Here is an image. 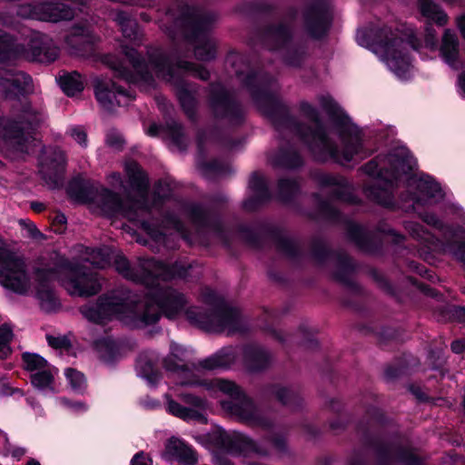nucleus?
<instances>
[{"mask_svg":"<svg viewBox=\"0 0 465 465\" xmlns=\"http://www.w3.org/2000/svg\"><path fill=\"white\" fill-rule=\"evenodd\" d=\"M235 74L255 105L270 119L277 132L289 131L306 146L313 160L320 163L332 162L344 164L352 161L363 149L362 133L351 117L330 95H320L319 103L340 132L343 147L330 137L326 126L316 107L307 101L299 105L301 114L314 124L311 126L299 121L290 108L272 90V77L250 64L246 70L236 69Z\"/></svg>","mask_w":465,"mask_h":465,"instance_id":"f257e3e1","label":"nucleus"},{"mask_svg":"<svg viewBox=\"0 0 465 465\" xmlns=\"http://www.w3.org/2000/svg\"><path fill=\"white\" fill-rule=\"evenodd\" d=\"M413 168V157L408 149H398L387 155L375 156L361 167L364 173L373 179L364 185V194L381 206L395 209L393 191L398 181L402 176L411 175Z\"/></svg>","mask_w":465,"mask_h":465,"instance_id":"f03ea898","label":"nucleus"},{"mask_svg":"<svg viewBox=\"0 0 465 465\" xmlns=\"http://www.w3.org/2000/svg\"><path fill=\"white\" fill-rule=\"evenodd\" d=\"M371 421L384 428L391 424V419L381 408L371 405L366 409L365 415L355 425V431L361 445L374 450L377 465H425L424 460L415 453L412 447L393 445L374 434Z\"/></svg>","mask_w":465,"mask_h":465,"instance_id":"7ed1b4c3","label":"nucleus"},{"mask_svg":"<svg viewBox=\"0 0 465 465\" xmlns=\"http://www.w3.org/2000/svg\"><path fill=\"white\" fill-rule=\"evenodd\" d=\"M174 18V25L179 28L184 39L193 45V54L197 60L210 62L216 58L217 45L209 36L213 17L210 14H199L190 5L179 6Z\"/></svg>","mask_w":465,"mask_h":465,"instance_id":"20e7f679","label":"nucleus"},{"mask_svg":"<svg viewBox=\"0 0 465 465\" xmlns=\"http://www.w3.org/2000/svg\"><path fill=\"white\" fill-rule=\"evenodd\" d=\"M149 64L158 75L167 76L173 85L179 104L191 121L197 118V88L184 79V76L175 71L171 64L168 54L161 47H152L147 51Z\"/></svg>","mask_w":465,"mask_h":465,"instance_id":"39448f33","label":"nucleus"},{"mask_svg":"<svg viewBox=\"0 0 465 465\" xmlns=\"http://www.w3.org/2000/svg\"><path fill=\"white\" fill-rule=\"evenodd\" d=\"M148 302L140 312L134 313L135 328H143L157 323L162 315L173 320L184 309L186 304L183 293L171 287L157 285L147 294Z\"/></svg>","mask_w":465,"mask_h":465,"instance_id":"423d86ee","label":"nucleus"},{"mask_svg":"<svg viewBox=\"0 0 465 465\" xmlns=\"http://www.w3.org/2000/svg\"><path fill=\"white\" fill-rule=\"evenodd\" d=\"M43 122V114L30 102L21 104L14 116H0V132L3 139L15 151L27 153L29 143L35 139L36 130Z\"/></svg>","mask_w":465,"mask_h":465,"instance_id":"0eeeda50","label":"nucleus"},{"mask_svg":"<svg viewBox=\"0 0 465 465\" xmlns=\"http://www.w3.org/2000/svg\"><path fill=\"white\" fill-rule=\"evenodd\" d=\"M185 316L192 325L206 332L221 333L225 330L234 332L244 331L240 309L229 305L224 300L219 301L210 309L189 308L185 311Z\"/></svg>","mask_w":465,"mask_h":465,"instance_id":"6e6552de","label":"nucleus"},{"mask_svg":"<svg viewBox=\"0 0 465 465\" xmlns=\"http://www.w3.org/2000/svg\"><path fill=\"white\" fill-rule=\"evenodd\" d=\"M310 255L319 265H324L328 261L335 259L337 264L332 273L333 279L343 285L355 298L359 299L364 295L363 288L351 278L356 266L349 254L331 248L322 239L315 237L311 242Z\"/></svg>","mask_w":465,"mask_h":465,"instance_id":"1a4fd4ad","label":"nucleus"},{"mask_svg":"<svg viewBox=\"0 0 465 465\" xmlns=\"http://www.w3.org/2000/svg\"><path fill=\"white\" fill-rule=\"evenodd\" d=\"M237 232L248 245L261 250L264 247V239L272 241L278 252L292 260H300L303 256L302 250L292 239L282 234V228L268 223H260L258 231L247 224H239Z\"/></svg>","mask_w":465,"mask_h":465,"instance_id":"9d476101","label":"nucleus"},{"mask_svg":"<svg viewBox=\"0 0 465 465\" xmlns=\"http://www.w3.org/2000/svg\"><path fill=\"white\" fill-rule=\"evenodd\" d=\"M217 388L230 397V400L221 401V406L225 411L237 416L240 420L261 427H269V420L257 412V406L252 397L234 381L218 380Z\"/></svg>","mask_w":465,"mask_h":465,"instance_id":"9b49d317","label":"nucleus"},{"mask_svg":"<svg viewBox=\"0 0 465 465\" xmlns=\"http://www.w3.org/2000/svg\"><path fill=\"white\" fill-rule=\"evenodd\" d=\"M0 285L19 295H25L30 288L25 259L4 246H0Z\"/></svg>","mask_w":465,"mask_h":465,"instance_id":"f8f14e48","label":"nucleus"},{"mask_svg":"<svg viewBox=\"0 0 465 465\" xmlns=\"http://www.w3.org/2000/svg\"><path fill=\"white\" fill-rule=\"evenodd\" d=\"M80 312L89 322L97 324L105 323L114 315L129 314L134 327H135L134 313L140 312L134 310L133 302L127 297L116 294H103L98 297L95 303L82 306Z\"/></svg>","mask_w":465,"mask_h":465,"instance_id":"ddd939ff","label":"nucleus"},{"mask_svg":"<svg viewBox=\"0 0 465 465\" xmlns=\"http://www.w3.org/2000/svg\"><path fill=\"white\" fill-rule=\"evenodd\" d=\"M57 265L67 271L64 287L71 295L90 297L102 290L99 274L90 268L74 263L66 258L61 259Z\"/></svg>","mask_w":465,"mask_h":465,"instance_id":"4468645a","label":"nucleus"},{"mask_svg":"<svg viewBox=\"0 0 465 465\" xmlns=\"http://www.w3.org/2000/svg\"><path fill=\"white\" fill-rule=\"evenodd\" d=\"M208 104L216 119L227 120L233 126L244 123V113L241 103L220 82L210 84Z\"/></svg>","mask_w":465,"mask_h":465,"instance_id":"2eb2a0df","label":"nucleus"},{"mask_svg":"<svg viewBox=\"0 0 465 465\" xmlns=\"http://www.w3.org/2000/svg\"><path fill=\"white\" fill-rule=\"evenodd\" d=\"M303 27L313 40L324 39L331 28L333 16L325 0H313L302 11Z\"/></svg>","mask_w":465,"mask_h":465,"instance_id":"dca6fc26","label":"nucleus"},{"mask_svg":"<svg viewBox=\"0 0 465 465\" xmlns=\"http://www.w3.org/2000/svg\"><path fill=\"white\" fill-rule=\"evenodd\" d=\"M186 212L193 224L211 230L226 250L232 249V236L225 228L218 212L206 209L197 203L188 204Z\"/></svg>","mask_w":465,"mask_h":465,"instance_id":"f3484780","label":"nucleus"},{"mask_svg":"<svg viewBox=\"0 0 465 465\" xmlns=\"http://www.w3.org/2000/svg\"><path fill=\"white\" fill-rule=\"evenodd\" d=\"M16 14L23 18L53 23L71 20L74 17V10L68 5L53 1L21 5L18 6Z\"/></svg>","mask_w":465,"mask_h":465,"instance_id":"a211bd4d","label":"nucleus"},{"mask_svg":"<svg viewBox=\"0 0 465 465\" xmlns=\"http://www.w3.org/2000/svg\"><path fill=\"white\" fill-rule=\"evenodd\" d=\"M213 443L217 448L230 454H257L262 457L269 455V451L265 448L260 446L252 438L238 431L229 433L224 430H220L213 437Z\"/></svg>","mask_w":465,"mask_h":465,"instance_id":"6ab92c4d","label":"nucleus"},{"mask_svg":"<svg viewBox=\"0 0 465 465\" xmlns=\"http://www.w3.org/2000/svg\"><path fill=\"white\" fill-rule=\"evenodd\" d=\"M66 164L65 153L58 147L51 148L39 160L41 178L53 189L62 188Z\"/></svg>","mask_w":465,"mask_h":465,"instance_id":"aec40b11","label":"nucleus"},{"mask_svg":"<svg viewBox=\"0 0 465 465\" xmlns=\"http://www.w3.org/2000/svg\"><path fill=\"white\" fill-rule=\"evenodd\" d=\"M262 45L271 52H280L293 42L292 28L285 22L269 23L258 31Z\"/></svg>","mask_w":465,"mask_h":465,"instance_id":"412c9836","label":"nucleus"},{"mask_svg":"<svg viewBox=\"0 0 465 465\" xmlns=\"http://www.w3.org/2000/svg\"><path fill=\"white\" fill-rule=\"evenodd\" d=\"M124 170L131 188L140 194L139 198L134 197V204L138 210L150 213L153 205L147 195L150 185L147 173L136 161L126 163Z\"/></svg>","mask_w":465,"mask_h":465,"instance_id":"4be33fe9","label":"nucleus"},{"mask_svg":"<svg viewBox=\"0 0 465 465\" xmlns=\"http://www.w3.org/2000/svg\"><path fill=\"white\" fill-rule=\"evenodd\" d=\"M258 395L262 401H275L292 410H298L302 405V399L296 391L277 382L262 384L258 390Z\"/></svg>","mask_w":465,"mask_h":465,"instance_id":"5701e85b","label":"nucleus"},{"mask_svg":"<svg viewBox=\"0 0 465 465\" xmlns=\"http://www.w3.org/2000/svg\"><path fill=\"white\" fill-rule=\"evenodd\" d=\"M94 91L97 102L107 111L113 110L115 104L118 106L124 105L118 96H124L128 100L135 99V95L132 92L112 80L98 79L94 83Z\"/></svg>","mask_w":465,"mask_h":465,"instance_id":"b1692460","label":"nucleus"},{"mask_svg":"<svg viewBox=\"0 0 465 465\" xmlns=\"http://www.w3.org/2000/svg\"><path fill=\"white\" fill-rule=\"evenodd\" d=\"M346 237L349 242L364 253L376 255L382 252L381 240L358 223L349 222L347 223Z\"/></svg>","mask_w":465,"mask_h":465,"instance_id":"393cba45","label":"nucleus"},{"mask_svg":"<svg viewBox=\"0 0 465 465\" xmlns=\"http://www.w3.org/2000/svg\"><path fill=\"white\" fill-rule=\"evenodd\" d=\"M248 187L252 194L243 202V208L246 211L255 212L272 200V193L269 184L260 172L252 173Z\"/></svg>","mask_w":465,"mask_h":465,"instance_id":"a878e982","label":"nucleus"},{"mask_svg":"<svg viewBox=\"0 0 465 465\" xmlns=\"http://www.w3.org/2000/svg\"><path fill=\"white\" fill-rule=\"evenodd\" d=\"M390 40H399L401 43L389 44L382 50L387 56V64L390 69L400 78L406 76L411 65V55L409 49L405 47L403 38L395 34Z\"/></svg>","mask_w":465,"mask_h":465,"instance_id":"bb28decb","label":"nucleus"},{"mask_svg":"<svg viewBox=\"0 0 465 465\" xmlns=\"http://www.w3.org/2000/svg\"><path fill=\"white\" fill-rule=\"evenodd\" d=\"M125 54L134 71L124 66H119L117 72L123 79L131 83L142 82L147 84H151L154 82L153 75L149 70L147 62L137 50L131 48L126 51Z\"/></svg>","mask_w":465,"mask_h":465,"instance_id":"cd10ccee","label":"nucleus"},{"mask_svg":"<svg viewBox=\"0 0 465 465\" xmlns=\"http://www.w3.org/2000/svg\"><path fill=\"white\" fill-rule=\"evenodd\" d=\"M163 458L167 461L177 460L185 465H195L198 461L197 453L193 448L174 436L166 440Z\"/></svg>","mask_w":465,"mask_h":465,"instance_id":"c85d7f7f","label":"nucleus"},{"mask_svg":"<svg viewBox=\"0 0 465 465\" xmlns=\"http://www.w3.org/2000/svg\"><path fill=\"white\" fill-rule=\"evenodd\" d=\"M97 37L84 25H75L66 37V44L77 55L85 56L94 53Z\"/></svg>","mask_w":465,"mask_h":465,"instance_id":"c756f323","label":"nucleus"},{"mask_svg":"<svg viewBox=\"0 0 465 465\" xmlns=\"http://www.w3.org/2000/svg\"><path fill=\"white\" fill-rule=\"evenodd\" d=\"M242 363L245 369L252 373L265 371L271 364V354L262 345L247 343L242 351Z\"/></svg>","mask_w":465,"mask_h":465,"instance_id":"7c9ffc66","label":"nucleus"},{"mask_svg":"<svg viewBox=\"0 0 465 465\" xmlns=\"http://www.w3.org/2000/svg\"><path fill=\"white\" fill-rule=\"evenodd\" d=\"M393 35L392 29L388 25L375 26L358 30L356 40L361 46H378L382 49L389 44L401 43L399 40H390Z\"/></svg>","mask_w":465,"mask_h":465,"instance_id":"2f4dec72","label":"nucleus"},{"mask_svg":"<svg viewBox=\"0 0 465 465\" xmlns=\"http://www.w3.org/2000/svg\"><path fill=\"white\" fill-rule=\"evenodd\" d=\"M65 193L69 199L77 203H94L98 196V187L78 175L68 182Z\"/></svg>","mask_w":465,"mask_h":465,"instance_id":"473e14b6","label":"nucleus"},{"mask_svg":"<svg viewBox=\"0 0 465 465\" xmlns=\"http://www.w3.org/2000/svg\"><path fill=\"white\" fill-rule=\"evenodd\" d=\"M33 84V79L30 74L18 71L12 74L9 79H5L1 84L5 94V98L8 100H18L20 97L26 96Z\"/></svg>","mask_w":465,"mask_h":465,"instance_id":"72a5a7b5","label":"nucleus"},{"mask_svg":"<svg viewBox=\"0 0 465 465\" xmlns=\"http://www.w3.org/2000/svg\"><path fill=\"white\" fill-rule=\"evenodd\" d=\"M367 273L382 293L397 303L401 304L405 302L409 293L401 284L392 283L385 274L374 267H370Z\"/></svg>","mask_w":465,"mask_h":465,"instance_id":"f704fd0d","label":"nucleus"},{"mask_svg":"<svg viewBox=\"0 0 465 465\" xmlns=\"http://www.w3.org/2000/svg\"><path fill=\"white\" fill-rule=\"evenodd\" d=\"M272 164L278 168L295 170L301 168L304 164V161L293 144L287 142L284 145L279 147L272 160Z\"/></svg>","mask_w":465,"mask_h":465,"instance_id":"c9c22d12","label":"nucleus"},{"mask_svg":"<svg viewBox=\"0 0 465 465\" xmlns=\"http://www.w3.org/2000/svg\"><path fill=\"white\" fill-rule=\"evenodd\" d=\"M419 364V360L411 353H402L384 369V378L387 381L409 375L411 371Z\"/></svg>","mask_w":465,"mask_h":465,"instance_id":"e433bc0d","label":"nucleus"},{"mask_svg":"<svg viewBox=\"0 0 465 465\" xmlns=\"http://www.w3.org/2000/svg\"><path fill=\"white\" fill-rule=\"evenodd\" d=\"M28 50L33 61L46 64L54 62L59 54L58 49L50 46V45L44 40L43 35L31 38L28 43Z\"/></svg>","mask_w":465,"mask_h":465,"instance_id":"4c0bfd02","label":"nucleus"},{"mask_svg":"<svg viewBox=\"0 0 465 465\" xmlns=\"http://www.w3.org/2000/svg\"><path fill=\"white\" fill-rule=\"evenodd\" d=\"M318 183L322 187H335L331 191V196L335 199L354 203L353 194L348 190V183L345 179L337 177L331 173L319 174Z\"/></svg>","mask_w":465,"mask_h":465,"instance_id":"58836bf2","label":"nucleus"},{"mask_svg":"<svg viewBox=\"0 0 465 465\" xmlns=\"http://www.w3.org/2000/svg\"><path fill=\"white\" fill-rule=\"evenodd\" d=\"M356 328L364 335H373L381 349H385L391 341H396L400 335L396 328L386 325L372 326L361 323L358 324Z\"/></svg>","mask_w":465,"mask_h":465,"instance_id":"ea45409f","label":"nucleus"},{"mask_svg":"<svg viewBox=\"0 0 465 465\" xmlns=\"http://www.w3.org/2000/svg\"><path fill=\"white\" fill-rule=\"evenodd\" d=\"M171 64L174 70L183 75V74H192L203 81H207L211 74L209 70L203 65L197 64L193 62H189L182 59L176 52H167Z\"/></svg>","mask_w":465,"mask_h":465,"instance_id":"a19ab883","label":"nucleus"},{"mask_svg":"<svg viewBox=\"0 0 465 465\" xmlns=\"http://www.w3.org/2000/svg\"><path fill=\"white\" fill-rule=\"evenodd\" d=\"M312 198L316 202L315 212L310 213L308 217L313 221L338 222L341 218L340 211L334 207L330 201L322 197L318 193L312 194Z\"/></svg>","mask_w":465,"mask_h":465,"instance_id":"79ce46f5","label":"nucleus"},{"mask_svg":"<svg viewBox=\"0 0 465 465\" xmlns=\"http://www.w3.org/2000/svg\"><path fill=\"white\" fill-rule=\"evenodd\" d=\"M99 207L107 216H115L121 213L123 199L121 195L106 187L98 189Z\"/></svg>","mask_w":465,"mask_h":465,"instance_id":"37998d69","label":"nucleus"},{"mask_svg":"<svg viewBox=\"0 0 465 465\" xmlns=\"http://www.w3.org/2000/svg\"><path fill=\"white\" fill-rule=\"evenodd\" d=\"M440 53L444 62L449 65L456 64L459 58V39L450 29H445Z\"/></svg>","mask_w":465,"mask_h":465,"instance_id":"c03bdc74","label":"nucleus"},{"mask_svg":"<svg viewBox=\"0 0 465 465\" xmlns=\"http://www.w3.org/2000/svg\"><path fill=\"white\" fill-rule=\"evenodd\" d=\"M234 362L233 353L226 349H222L214 354L199 361V366L207 371L217 369H228Z\"/></svg>","mask_w":465,"mask_h":465,"instance_id":"a18cd8bd","label":"nucleus"},{"mask_svg":"<svg viewBox=\"0 0 465 465\" xmlns=\"http://www.w3.org/2000/svg\"><path fill=\"white\" fill-rule=\"evenodd\" d=\"M158 269L164 281L184 280L189 276L192 266L181 261L171 263L160 262Z\"/></svg>","mask_w":465,"mask_h":465,"instance_id":"49530a36","label":"nucleus"},{"mask_svg":"<svg viewBox=\"0 0 465 465\" xmlns=\"http://www.w3.org/2000/svg\"><path fill=\"white\" fill-rule=\"evenodd\" d=\"M418 8L423 17L433 21L440 26L448 23V15L433 0H418Z\"/></svg>","mask_w":465,"mask_h":465,"instance_id":"de8ad7c7","label":"nucleus"},{"mask_svg":"<svg viewBox=\"0 0 465 465\" xmlns=\"http://www.w3.org/2000/svg\"><path fill=\"white\" fill-rule=\"evenodd\" d=\"M301 186L294 178H280L277 183V199L282 203H293L299 195Z\"/></svg>","mask_w":465,"mask_h":465,"instance_id":"09e8293b","label":"nucleus"},{"mask_svg":"<svg viewBox=\"0 0 465 465\" xmlns=\"http://www.w3.org/2000/svg\"><path fill=\"white\" fill-rule=\"evenodd\" d=\"M99 358L106 364L114 363L120 356V348L117 343L109 338H102L94 342Z\"/></svg>","mask_w":465,"mask_h":465,"instance_id":"8fccbe9b","label":"nucleus"},{"mask_svg":"<svg viewBox=\"0 0 465 465\" xmlns=\"http://www.w3.org/2000/svg\"><path fill=\"white\" fill-rule=\"evenodd\" d=\"M284 51L282 60L286 65L300 68L306 57L307 47L302 43H292L288 47L283 48Z\"/></svg>","mask_w":465,"mask_h":465,"instance_id":"3c124183","label":"nucleus"},{"mask_svg":"<svg viewBox=\"0 0 465 465\" xmlns=\"http://www.w3.org/2000/svg\"><path fill=\"white\" fill-rule=\"evenodd\" d=\"M140 375L145 379L149 384L156 385L162 375L155 362L147 357H140L137 362Z\"/></svg>","mask_w":465,"mask_h":465,"instance_id":"603ef678","label":"nucleus"},{"mask_svg":"<svg viewBox=\"0 0 465 465\" xmlns=\"http://www.w3.org/2000/svg\"><path fill=\"white\" fill-rule=\"evenodd\" d=\"M416 189L428 198L443 196L440 184L428 174H421L417 179Z\"/></svg>","mask_w":465,"mask_h":465,"instance_id":"864d4df0","label":"nucleus"},{"mask_svg":"<svg viewBox=\"0 0 465 465\" xmlns=\"http://www.w3.org/2000/svg\"><path fill=\"white\" fill-rule=\"evenodd\" d=\"M59 85L67 96H74L84 90V84L78 73L66 74L59 78Z\"/></svg>","mask_w":465,"mask_h":465,"instance_id":"5fc2aeb1","label":"nucleus"},{"mask_svg":"<svg viewBox=\"0 0 465 465\" xmlns=\"http://www.w3.org/2000/svg\"><path fill=\"white\" fill-rule=\"evenodd\" d=\"M164 132L177 148L180 150L186 149L185 134L182 124L174 120L167 121L164 124Z\"/></svg>","mask_w":465,"mask_h":465,"instance_id":"6e6d98bb","label":"nucleus"},{"mask_svg":"<svg viewBox=\"0 0 465 465\" xmlns=\"http://www.w3.org/2000/svg\"><path fill=\"white\" fill-rule=\"evenodd\" d=\"M35 297L40 302L41 309L46 312L54 311L59 302L50 286L36 288Z\"/></svg>","mask_w":465,"mask_h":465,"instance_id":"4d7b16f0","label":"nucleus"},{"mask_svg":"<svg viewBox=\"0 0 465 465\" xmlns=\"http://www.w3.org/2000/svg\"><path fill=\"white\" fill-rule=\"evenodd\" d=\"M14 338L13 328L9 323L0 325V359L6 360L13 353L11 342Z\"/></svg>","mask_w":465,"mask_h":465,"instance_id":"13d9d810","label":"nucleus"},{"mask_svg":"<svg viewBox=\"0 0 465 465\" xmlns=\"http://www.w3.org/2000/svg\"><path fill=\"white\" fill-rule=\"evenodd\" d=\"M24 50V45H16L9 41L4 42L3 45H0V64H9L16 61Z\"/></svg>","mask_w":465,"mask_h":465,"instance_id":"bf43d9fd","label":"nucleus"},{"mask_svg":"<svg viewBox=\"0 0 465 465\" xmlns=\"http://www.w3.org/2000/svg\"><path fill=\"white\" fill-rule=\"evenodd\" d=\"M178 350L173 349L169 356L163 359L164 369L173 373H187L191 371V369L187 363L183 361L182 358L177 355Z\"/></svg>","mask_w":465,"mask_h":465,"instance_id":"052dcab7","label":"nucleus"},{"mask_svg":"<svg viewBox=\"0 0 465 465\" xmlns=\"http://www.w3.org/2000/svg\"><path fill=\"white\" fill-rule=\"evenodd\" d=\"M21 359L24 369L27 371H39L45 369L48 365V361L44 357L35 352H23Z\"/></svg>","mask_w":465,"mask_h":465,"instance_id":"680f3d73","label":"nucleus"},{"mask_svg":"<svg viewBox=\"0 0 465 465\" xmlns=\"http://www.w3.org/2000/svg\"><path fill=\"white\" fill-rule=\"evenodd\" d=\"M54 378L49 370H42L30 375L31 384L38 390L50 388L54 383Z\"/></svg>","mask_w":465,"mask_h":465,"instance_id":"e2e57ef3","label":"nucleus"},{"mask_svg":"<svg viewBox=\"0 0 465 465\" xmlns=\"http://www.w3.org/2000/svg\"><path fill=\"white\" fill-rule=\"evenodd\" d=\"M114 264L117 272L124 278L132 281H135L138 278L134 269L132 267L129 260L124 255H116L114 261Z\"/></svg>","mask_w":465,"mask_h":465,"instance_id":"0e129e2a","label":"nucleus"},{"mask_svg":"<svg viewBox=\"0 0 465 465\" xmlns=\"http://www.w3.org/2000/svg\"><path fill=\"white\" fill-rule=\"evenodd\" d=\"M299 333L302 336L301 346L306 350L314 351L319 348V341L316 339V331L305 324H301L298 329Z\"/></svg>","mask_w":465,"mask_h":465,"instance_id":"69168bd1","label":"nucleus"},{"mask_svg":"<svg viewBox=\"0 0 465 465\" xmlns=\"http://www.w3.org/2000/svg\"><path fill=\"white\" fill-rule=\"evenodd\" d=\"M64 374L74 391L79 393L84 391L86 388V379L81 371L73 368H67Z\"/></svg>","mask_w":465,"mask_h":465,"instance_id":"338daca9","label":"nucleus"},{"mask_svg":"<svg viewBox=\"0 0 465 465\" xmlns=\"http://www.w3.org/2000/svg\"><path fill=\"white\" fill-rule=\"evenodd\" d=\"M244 10L251 14L272 15L276 12L277 7L273 4L257 0L246 3L244 5Z\"/></svg>","mask_w":465,"mask_h":465,"instance_id":"774afa93","label":"nucleus"}]
</instances>
